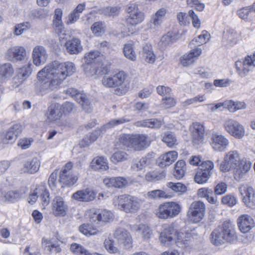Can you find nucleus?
<instances>
[{"label":"nucleus","instance_id":"f257e3e1","mask_svg":"<svg viewBox=\"0 0 255 255\" xmlns=\"http://www.w3.org/2000/svg\"><path fill=\"white\" fill-rule=\"evenodd\" d=\"M75 71L76 68L72 62L54 61L39 71L37 78L42 81L44 80V78L47 80L42 84L43 89L54 90Z\"/></svg>","mask_w":255,"mask_h":255},{"label":"nucleus","instance_id":"f03ea898","mask_svg":"<svg viewBox=\"0 0 255 255\" xmlns=\"http://www.w3.org/2000/svg\"><path fill=\"white\" fill-rule=\"evenodd\" d=\"M252 163L249 161L241 159L240 155L236 150H232L224 155L223 161L220 163L219 168L223 172L234 170L236 175L241 177L251 168Z\"/></svg>","mask_w":255,"mask_h":255},{"label":"nucleus","instance_id":"7ed1b4c3","mask_svg":"<svg viewBox=\"0 0 255 255\" xmlns=\"http://www.w3.org/2000/svg\"><path fill=\"white\" fill-rule=\"evenodd\" d=\"M238 237L234 226L229 222H225L221 226L214 229L210 235L211 243L220 246L225 243L234 244L237 241Z\"/></svg>","mask_w":255,"mask_h":255},{"label":"nucleus","instance_id":"20e7f679","mask_svg":"<svg viewBox=\"0 0 255 255\" xmlns=\"http://www.w3.org/2000/svg\"><path fill=\"white\" fill-rule=\"evenodd\" d=\"M115 207L126 213H135L139 210L142 202L141 200L130 195H122L113 199Z\"/></svg>","mask_w":255,"mask_h":255},{"label":"nucleus","instance_id":"39448f33","mask_svg":"<svg viewBox=\"0 0 255 255\" xmlns=\"http://www.w3.org/2000/svg\"><path fill=\"white\" fill-rule=\"evenodd\" d=\"M148 136L146 134H122L120 136L119 142L123 145L140 151L148 145Z\"/></svg>","mask_w":255,"mask_h":255},{"label":"nucleus","instance_id":"423d86ee","mask_svg":"<svg viewBox=\"0 0 255 255\" xmlns=\"http://www.w3.org/2000/svg\"><path fill=\"white\" fill-rule=\"evenodd\" d=\"M181 210V206L176 202H164L159 206L156 215L160 219H172L177 216Z\"/></svg>","mask_w":255,"mask_h":255},{"label":"nucleus","instance_id":"0eeeda50","mask_svg":"<svg viewBox=\"0 0 255 255\" xmlns=\"http://www.w3.org/2000/svg\"><path fill=\"white\" fill-rule=\"evenodd\" d=\"M129 120L125 118H122L118 119H114L110 121L108 123L104 125L101 128V130H95L93 132H91L89 135H87L82 140L80 143L81 145L83 146H88L92 142H94L97 140L98 137L100 135L101 131H105L107 129L111 128L116 126L123 124L125 123L128 122Z\"/></svg>","mask_w":255,"mask_h":255},{"label":"nucleus","instance_id":"6e6552de","mask_svg":"<svg viewBox=\"0 0 255 255\" xmlns=\"http://www.w3.org/2000/svg\"><path fill=\"white\" fill-rule=\"evenodd\" d=\"M125 10L127 13L126 21L128 25L134 26L141 23L144 19V13L139 10L138 5L135 3L128 4Z\"/></svg>","mask_w":255,"mask_h":255},{"label":"nucleus","instance_id":"1a4fd4ad","mask_svg":"<svg viewBox=\"0 0 255 255\" xmlns=\"http://www.w3.org/2000/svg\"><path fill=\"white\" fill-rule=\"evenodd\" d=\"M205 208V204L200 201L192 202L187 212L188 218L195 223H199L204 217Z\"/></svg>","mask_w":255,"mask_h":255},{"label":"nucleus","instance_id":"9d476101","mask_svg":"<svg viewBox=\"0 0 255 255\" xmlns=\"http://www.w3.org/2000/svg\"><path fill=\"white\" fill-rule=\"evenodd\" d=\"M235 67L238 74L242 77H245L255 67V53L246 56L243 60L237 61Z\"/></svg>","mask_w":255,"mask_h":255},{"label":"nucleus","instance_id":"9b49d317","mask_svg":"<svg viewBox=\"0 0 255 255\" xmlns=\"http://www.w3.org/2000/svg\"><path fill=\"white\" fill-rule=\"evenodd\" d=\"M213 168L214 163L211 161L208 160L202 162L194 176L195 181L199 184L206 182L211 176Z\"/></svg>","mask_w":255,"mask_h":255},{"label":"nucleus","instance_id":"f8f14e48","mask_svg":"<svg viewBox=\"0 0 255 255\" xmlns=\"http://www.w3.org/2000/svg\"><path fill=\"white\" fill-rule=\"evenodd\" d=\"M64 92L71 97L74 98L75 100L80 104L85 112L90 113L92 112V107L85 94L78 92L76 89L73 88H68L64 90Z\"/></svg>","mask_w":255,"mask_h":255},{"label":"nucleus","instance_id":"ddd939ff","mask_svg":"<svg viewBox=\"0 0 255 255\" xmlns=\"http://www.w3.org/2000/svg\"><path fill=\"white\" fill-rule=\"evenodd\" d=\"M224 127L227 132L236 138L241 139L245 135L244 127L234 120H227L224 124Z\"/></svg>","mask_w":255,"mask_h":255},{"label":"nucleus","instance_id":"4468645a","mask_svg":"<svg viewBox=\"0 0 255 255\" xmlns=\"http://www.w3.org/2000/svg\"><path fill=\"white\" fill-rule=\"evenodd\" d=\"M22 127L20 124H16L11 126L5 132L0 134V140L3 144H11L14 143L17 137L21 133Z\"/></svg>","mask_w":255,"mask_h":255},{"label":"nucleus","instance_id":"2eb2a0df","mask_svg":"<svg viewBox=\"0 0 255 255\" xmlns=\"http://www.w3.org/2000/svg\"><path fill=\"white\" fill-rule=\"evenodd\" d=\"M126 78V75L123 71H120L113 75H105L102 82L103 85L108 88L116 87L121 86Z\"/></svg>","mask_w":255,"mask_h":255},{"label":"nucleus","instance_id":"dca6fc26","mask_svg":"<svg viewBox=\"0 0 255 255\" xmlns=\"http://www.w3.org/2000/svg\"><path fill=\"white\" fill-rule=\"evenodd\" d=\"M243 201L249 208L255 209V191L248 185H242L239 189Z\"/></svg>","mask_w":255,"mask_h":255},{"label":"nucleus","instance_id":"f3484780","mask_svg":"<svg viewBox=\"0 0 255 255\" xmlns=\"http://www.w3.org/2000/svg\"><path fill=\"white\" fill-rule=\"evenodd\" d=\"M62 11L60 8H56L54 11L53 26L55 32L60 39H64L66 35L64 24L62 21Z\"/></svg>","mask_w":255,"mask_h":255},{"label":"nucleus","instance_id":"a211bd4d","mask_svg":"<svg viewBox=\"0 0 255 255\" xmlns=\"http://www.w3.org/2000/svg\"><path fill=\"white\" fill-rule=\"evenodd\" d=\"M192 142L194 145L198 146L202 143L204 140L205 132L204 127L199 123H194L191 129Z\"/></svg>","mask_w":255,"mask_h":255},{"label":"nucleus","instance_id":"6ab92c4d","mask_svg":"<svg viewBox=\"0 0 255 255\" xmlns=\"http://www.w3.org/2000/svg\"><path fill=\"white\" fill-rule=\"evenodd\" d=\"M114 237L118 240L119 243L123 245L126 249H129L132 247L131 236L126 229L123 228L117 229L115 232Z\"/></svg>","mask_w":255,"mask_h":255},{"label":"nucleus","instance_id":"aec40b11","mask_svg":"<svg viewBox=\"0 0 255 255\" xmlns=\"http://www.w3.org/2000/svg\"><path fill=\"white\" fill-rule=\"evenodd\" d=\"M177 230L172 226H168L161 232L159 240L165 246H168L174 242Z\"/></svg>","mask_w":255,"mask_h":255},{"label":"nucleus","instance_id":"412c9836","mask_svg":"<svg viewBox=\"0 0 255 255\" xmlns=\"http://www.w3.org/2000/svg\"><path fill=\"white\" fill-rule=\"evenodd\" d=\"M100 56V52L98 51H92L85 54L84 59L86 66L85 67L86 73L88 72L90 69V72L92 75L96 74L97 72V67L95 66V62L96 59Z\"/></svg>","mask_w":255,"mask_h":255},{"label":"nucleus","instance_id":"4be33fe9","mask_svg":"<svg viewBox=\"0 0 255 255\" xmlns=\"http://www.w3.org/2000/svg\"><path fill=\"white\" fill-rule=\"evenodd\" d=\"M52 210L55 216L63 217L66 215L68 207L62 197L57 196L53 199Z\"/></svg>","mask_w":255,"mask_h":255},{"label":"nucleus","instance_id":"5701e85b","mask_svg":"<svg viewBox=\"0 0 255 255\" xmlns=\"http://www.w3.org/2000/svg\"><path fill=\"white\" fill-rule=\"evenodd\" d=\"M32 57L33 62L37 66L45 63L47 54L45 48L41 45L35 46L32 51Z\"/></svg>","mask_w":255,"mask_h":255},{"label":"nucleus","instance_id":"b1692460","mask_svg":"<svg viewBox=\"0 0 255 255\" xmlns=\"http://www.w3.org/2000/svg\"><path fill=\"white\" fill-rule=\"evenodd\" d=\"M196 235L195 233L192 232L183 233L177 231L174 243L179 248H186Z\"/></svg>","mask_w":255,"mask_h":255},{"label":"nucleus","instance_id":"393cba45","mask_svg":"<svg viewBox=\"0 0 255 255\" xmlns=\"http://www.w3.org/2000/svg\"><path fill=\"white\" fill-rule=\"evenodd\" d=\"M6 55L10 61H22L26 57V52L23 47L14 46L7 50Z\"/></svg>","mask_w":255,"mask_h":255},{"label":"nucleus","instance_id":"a878e982","mask_svg":"<svg viewBox=\"0 0 255 255\" xmlns=\"http://www.w3.org/2000/svg\"><path fill=\"white\" fill-rule=\"evenodd\" d=\"M40 165L39 160L37 157H33L23 162L21 171L23 173L34 174L39 170Z\"/></svg>","mask_w":255,"mask_h":255},{"label":"nucleus","instance_id":"bb28decb","mask_svg":"<svg viewBox=\"0 0 255 255\" xmlns=\"http://www.w3.org/2000/svg\"><path fill=\"white\" fill-rule=\"evenodd\" d=\"M239 229L243 233L249 232L254 226L253 218L248 215H243L238 219Z\"/></svg>","mask_w":255,"mask_h":255},{"label":"nucleus","instance_id":"cd10ccee","mask_svg":"<svg viewBox=\"0 0 255 255\" xmlns=\"http://www.w3.org/2000/svg\"><path fill=\"white\" fill-rule=\"evenodd\" d=\"M212 140L213 148L218 151H224L229 143V140L223 135L217 133L212 135Z\"/></svg>","mask_w":255,"mask_h":255},{"label":"nucleus","instance_id":"c85d7f7f","mask_svg":"<svg viewBox=\"0 0 255 255\" xmlns=\"http://www.w3.org/2000/svg\"><path fill=\"white\" fill-rule=\"evenodd\" d=\"M66 51L70 54H78L83 50L81 41L77 38H73L65 43Z\"/></svg>","mask_w":255,"mask_h":255},{"label":"nucleus","instance_id":"c756f323","mask_svg":"<svg viewBox=\"0 0 255 255\" xmlns=\"http://www.w3.org/2000/svg\"><path fill=\"white\" fill-rule=\"evenodd\" d=\"M95 198L94 192L89 189L79 190L72 195V198L78 201L88 202Z\"/></svg>","mask_w":255,"mask_h":255},{"label":"nucleus","instance_id":"7c9ffc66","mask_svg":"<svg viewBox=\"0 0 255 255\" xmlns=\"http://www.w3.org/2000/svg\"><path fill=\"white\" fill-rule=\"evenodd\" d=\"M62 115L61 105L58 103H53L50 105L46 112L47 118L50 121H55L60 119Z\"/></svg>","mask_w":255,"mask_h":255},{"label":"nucleus","instance_id":"2f4dec72","mask_svg":"<svg viewBox=\"0 0 255 255\" xmlns=\"http://www.w3.org/2000/svg\"><path fill=\"white\" fill-rule=\"evenodd\" d=\"M155 154L153 152L148 153L145 156L134 161L132 168L136 170L142 169L149 165L153 160Z\"/></svg>","mask_w":255,"mask_h":255},{"label":"nucleus","instance_id":"473e14b6","mask_svg":"<svg viewBox=\"0 0 255 255\" xmlns=\"http://www.w3.org/2000/svg\"><path fill=\"white\" fill-rule=\"evenodd\" d=\"M202 52L201 48H197L194 49L187 54L184 55L181 58V63L184 66H188L193 63L195 59L198 57Z\"/></svg>","mask_w":255,"mask_h":255},{"label":"nucleus","instance_id":"72a5a7b5","mask_svg":"<svg viewBox=\"0 0 255 255\" xmlns=\"http://www.w3.org/2000/svg\"><path fill=\"white\" fill-rule=\"evenodd\" d=\"M24 193V191H23V192H22L18 190L9 191L7 192L0 191V201H7L14 202L16 200L20 199L21 197H22Z\"/></svg>","mask_w":255,"mask_h":255},{"label":"nucleus","instance_id":"f704fd0d","mask_svg":"<svg viewBox=\"0 0 255 255\" xmlns=\"http://www.w3.org/2000/svg\"><path fill=\"white\" fill-rule=\"evenodd\" d=\"M121 6L119 5L103 7L95 10L97 13L103 14L107 17H115L117 16L121 11Z\"/></svg>","mask_w":255,"mask_h":255},{"label":"nucleus","instance_id":"c9c22d12","mask_svg":"<svg viewBox=\"0 0 255 255\" xmlns=\"http://www.w3.org/2000/svg\"><path fill=\"white\" fill-rule=\"evenodd\" d=\"M78 178L76 176L65 170L61 171L59 177V182L67 186L73 185L77 181Z\"/></svg>","mask_w":255,"mask_h":255},{"label":"nucleus","instance_id":"e433bc0d","mask_svg":"<svg viewBox=\"0 0 255 255\" xmlns=\"http://www.w3.org/2000/svg\"><path fill=\"white\" fill-rule=\"evenodd\" d=\"M91 164L92 168L96 171H106L109 169L107 160L103 156L94 158Z\"/></svg>","mask_w":255,"mask_h":255},{"label":"nucleus","instance_id":"4c0bfd02","mask_svg":"<svg viewBox=\"0 0 255 255\" xmlns=\"http://www.w3.org/2000/svg\"><path fill=\"white\" fill-rule=\"evenodd\" d=\"M177 152L175 151H171L166 153L161 156V161L159 163L161 167H165L172 164L177 157Z\"/></svg>","mask_w":255,"mask_h":255},{"label":"nucleus","instance_id":"58836bf2","mask_svg":"<svg viewBox=\"0 0 255 255\" xmlns=\"http://www.w3.org/2000/svg\"><path fill=\"white\" fill-rule=\"evenodd\" d=\"M14 72L13 68L10 63L0 65V80L1 81L9 79Z\"/></svg>","mask_w":255,"mask_h":255},{"label":"nucleus","instance_id":"ea45409f","mask_svg":"<svg viewBox=\"0 0 255 255\" xmlns=\"http://www.w3.org/2000/svg\"><path fill=\"white\" fill-rule=\"evenodd\" d=\"M162 123L156 119H152L137 122V126L146 127L149 128H159L161 126Z\"/></svg>","mask_w":255,"mask_h":255},{"label":"nucleus","instance_id":"a19ab883","mask_svg":"<svg viewBox=\"0 0 255 255\" xmlns=\"http://www.w3.org/2000/svg\"><path fill=\"white\" fill-rule=\"evenodd\" d=\"M131 229L141 234L143 238L145 239H149L152 235L151 229L148 226L144 224L133 225L131 227Z\"/></svg>","mask_w":255,"mask_h":255},{"label":"nucleus","instance_id":"79ce46f5","mask_svg":"<svg viewBox=\"0 0 255 255\" xmlns=\"http://www.w3.org/2000/svg\"><path fill=\"white\" fill-rule=\"evenodd\" d=\"M123 52L125 57L131 61H135L136 59V55L133 49V44L130 41L124 45Z\"/></svg>","mask_w":255,"mask_h":255},{"label":"nucleus","instance_id":"37998d69","mask_svg":"<svg viewBox=\"0 0 255 255\" xmlns=\"http://www.w3.org/2000/svg\"><path fill=\"white\" fill-rule=\"evenodd\" d=\"M142 57L148 63H152L155 61V56L152 51L151 45H145L143 47Z\"/></svg>","mask_w":255,"mask_h":255},{"label":"nucleus","instance_id":"c03bdc74","mask_svg":"<svg viewBox=\"0 0 255 255\" xmlns=\"http://www.w3.org/2000/svg\"><path fill=\"white\" fill-rule=\"evenodd\" d=\"M185 162L183 160L178 161L175 165L174 171V176L176 179L182 178L185 174Z\"/></svg>","mask_w":255,"mask_h":255},{"label":"nucleus","instance_id":"a18cd8bd","mask_svg":"<svg viewBox=\"0 0 255 255\" xmlns=\"http://www.w3.org/2000/svg\"><path fill=\"white\" fill-rule=\"evenodd\" d=\"M162 140L169 147H172L177 144L175 134L170 131H167L164 133Z\"/></svg>","mask_w":255,"mask_h":255},{"label":"nucleus","instance_id":"49530a36","mask_svg":"<svg viewBox=\"0 0 255 255\" xmlns=\"http://www.w3.org/2000/svg\"><path fill=\"white\" fill-rule=\"evenodd\" d=\"M80 232L86 236L95 235L98 234V230L89 224H83L79 227Z\"/></svg>","mask_w":255,"mask_h":255},{"label":"nucleus","instance_id":"de8ad7c7","mask_svg":"<svg viewBox=\"0 0 255 255\" xmlns=\"http://www.w3.org/2000/svg\"><path fill=\"white\" fill-rule=\"evenodd\" d=\"M38 191H39V197L42 205L43 206L48 205L50 201V194L48 191L43 186L38 187Z\"/></svg>","mask_w":255,"mask_h":255},{"label":"nucleus","instance_id":"09e8293b","mask_svg":"<svg viewBox=\"0 0 255 255\" xmlns=\"http://www.w3.org/2000/svg\"><path fill=\"white\" fill-rule=\"evenodd\" d=\"M167 186L173 191L177 193H180L181 194L185 193L187 191L186 186L184 184L180 182H168L167 184Z\"/></svg>","mask_w":255,"mask_h":255},{"label":"nucleus","instance_id":"8fccbe9b","mask_svg":"<svg viewBox=\"0 0 255 255\" xmlns=\"http://www.w3.org/2000/svg\"><path fill=\"white\" fill-rule=\"evenodd\" d=\"M128 155L123 151H118L115 152L111 156V160L114 163L126 160Z\"/></svg>","mask_w":255,"mask_h":255},{"label":"nucleus","instance_id":"3c124183","mask_svg":"<svg viewBox=\"0 0 255 255\" xmlns=\"http://www.w3.org/2000/svg\"><path fill=\"white\" fill-rule=\"evenodd\" d=\"M99 217L100 218V221L104 222H109L113 219V214L109 210H99V214L97 216V217Z\"/></svg>","mask_w":255,"mask_h":255},{"label":"nucleus","instance_id":"603ef678","mask_svg":"<svg viewBox=\"0 0 255 255\" xmlns=\"http://www.w3.org/2000/svg\"><path fill=\"white\" fill-rule=\"evenodd\" d=\"M31 66L32 64L29 63L27 65L19 68L17 72L19 76L23 78L24 80L26 79L31 74Z\"/></svg>","mask_w":255,"mask_h":255},{"label":"nucleus","instance_id":"864d4df0","mask_svg":"<svg viewBox=\"0 0 255 255\" xmlns=\"http://www.w3.org/2000/svg\"><path fill=\"white\" fill-rule=\"evenodd\" d=\"M224 38L227 41L230 46L234 45L237 42V34L233 30H229L224 35Z\"/></svg>","mask_w":255,"mask_h":255},{"label":"nucleus","instance_id":"5fc2aeb1","mask_svg":"<svg viewBox=\"0 0 255 255\" xmlns=\"http://www.w3.org/2000/svg\"><path fill=\"white\" fill-rule=\"evenodd\" d=\"M147 196L149 198L152 199L167 198L168 197L165 192L161 190H154L149 191L147 193Z\"/></svg>","mask_w":255,"mask_h":255},{"label":"nucleus","instance_id":"6e6d98bb","mask_svg":"<svg viewBox=\"0 0 255 255\" xmlns=\"http://www.w3.org/2000/svg\"><path fill=\"white\" fill-rule=\"evenodd\" d=\"M30 27L29 22L21 23L16 24L14 29V33L15 35H20L23 33L24 31L27 30Z\"/></svg>","mask_w":255,"mask_h":255},{"label":"nucleus","instance_id":"4d7b16f0","mask_svg":"<svg viewBox=\"0 0 255 255\" xmlns=\"http://www.w3.org/2000/svg\"><path fill=\"white\" fill-rule=\"evenodd\" d=\"M174 42V38L168 33L161 37L160 45L162 48H165L171 45Z\"/></svg>","mask_w":255,"mask_h":255},{"label":"nucleus","instance_id":"13d9d810","mask_svg":"<svg viewBox=\"0 0 255 255\" xmlns=\"http://www.w3.org/2000/svg\"><path fill=\"white\" fill-rule=\"evenodd\" d=\"M70 250L73 253H80L84 255H90V253L88 251L77 244H72L71 245Z\"/></svg>","mask_w":255,"mask_h":255},{"label":"nucleus","instance_id":"bf43d9fd","mask_svg":"<svg viewBox=\"0 0 255 255\" xmlns=\"http://www.w3.org/2000/svg\"><path fill=\"white\" fill-rule=\"evenodd\" d=\"M222 203L229 207H233L237 203L236 198L231 195H227L222 198Z\"/></svg>","mask_w":255,"mask_h":255},{"label":"nucleus","instance_id":"052dcab7","mask_svg":"<svg viewBox=\"0 0 255 255\" xmlns=\"http://www.w3.org/2000/svg\"><path fill=\"white\" fill-rule=\"evenodd\" d=\"M162 21V19L154 14L148 23V26L151 29H155L161 24Z\"/></svg>","mask_w":255,"mask_h":255},{"label":"nucleus","instance_id":"680f3d73","mask_svg":"<svg viewBox=\"0 0 255 255\" xmlns=\"http://www.w3.org/2000/svg\"><path fill=\"white\" fill-rule=\"evenodd\" d=\"M91 29L97 36H100L104 32L103 24L101 22H95L91 27Z\"/></svg>","mask_w":255,"mask_h":255},{"label":"nucleus","instance_id":"e2e57ef3","mask_svg":"<svg viewBox=\"0 0 255 255\" xmlns=\"http://www.w3.org/2000/svg\"><path fill=\"white\" fill-rule=\"evenodd\" d=\"M176 103V100L174 98L169 97L163 98L161 104L163 107L168 109L174 107Z\"/></svg>","mask_w":255,"mask_h":255},{"label":"nucleus","instance_id":"0e129e2a","mask_svg":"<svg viewBox=\"0 0 255 255\" xmlns=\"http://www.w3.org/2000/svg\"><path fill=\"white\" fill-rule=\"evenodd\" d=\"M205 97L204 95H198L193 98L189 99L183 103L184 107H187L190 105L197 103L198 102H202L204 101Z\"/></svg>","mask_w":255,"mask_h":255},{"label":"nucleus","instance_id":"69168bd1","mask_svg":"<svg viewBox=\"0 0 255 255\" xmlns=\"http://www.w3.org/2000/svg\"><path fill=\"white\" fill-rule=\"evenodd\" d=\"M210 37V34L207 31L204 30L197 38L193 39L192 42L193 43L194 41H195L198 42L199 45H201L206 43V39L209 40Z\"/></svg>","mask_w":255,"mask_h":255},{"label":"nucleus","instance_id":"338daca9","mask_svg":"<svg viewBox=\"0 0 255 255\" xmlns=\"http://www.w3.org/2000/svg\"><path fill=\"white\" fill-rule=\"evenodd\" d=\"M105 247L106 250L110 253H116L118 252V249L114 246V242L111 240H106L104 242Z\"/></svg>","mask_w":255,"mask_h":255},{"label":"nucleus","instance_id":"774afa93","mask_svg":"<svg viewBox=\"0 0 255 255\" xmlns=\"http://www.w3.org/2000/svg\"><path fill=\"white\" fill-rule=\"evenodd\" d=\"M115 185L114 187L116 188H122L128 185V182L127 180L123 177H115Z\"/></svg>","mask_w":255,"mask_h":255}]
</instances>
